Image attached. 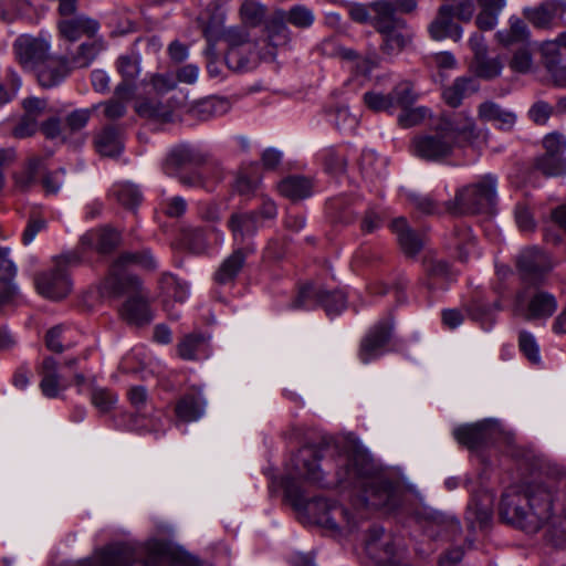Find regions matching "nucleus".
I'll return each instance as SVG.
<instances>
[{
    "label": "nucleus",
    "mask_w": 566,
    "mask_h": 566,
    "mask_svg": "<svg viewBox=\"0 0 566 566\" xmlns=\"http://www.w3.org/2000/svg\"><path fill=\"white\" fill-rule=\"evenodd\" d=\"M206 399L200 390L192 388L184 395L176 403L175 412L179 420L192 422L200 419L205 413Z\"/></svg>",
    "instance_id": "obj_28"
},
{
    "label": "nucleus",
    "mask_w": 566,
    "mask_h": 566,
    "mask_svg": "<svg viewBox=\"0 0 566 566\" xmlns=\"http://www.w3.org/2000/svg\"><path fill=\"white\" fill-rule=\"evenodd\" d=\"M497 179L488 174L478 181L459 189L453 200L446 202V210L453 214L491 212L496 203Z\"/></svg>",
    "instance_id": "obj_4"
},
{
    "label": "nucleus",
    "mask_w": 566,
    "mask_h": 566,
    "mask_svg": "<svg viewBox=\"0 0 566 566\" xmlns=\"http://www.w3.org/2000/svg\"><path fill=\"white\" fill-rule=\"evenodd\" d=\"M367 556L378 565H397L403 558V545L401 538L382 526H371L365 538Z\"/></svg>",
    "instance_id": "obj_6"
},
{
    "label": "nucleus",
    "mask_w": 566,
    "mask_h": 566,
    "mask_svg": "<svg viewBox=\"0 0 566 566\" xmlns=\"http://www.w3.org/2000/svg\"><path fill=\"white\" fill-rule=\"evenodd\" d=\"M34 281L38 292L52 300L65 297L72 287L66 270L56 265L48 272L38 274Z\"/></svg>",
    "instance_id": "obj_15"
},
{
    "label": "nucleus",
    "mask_w": 566,
    "mask_h": 566,
    "mask_svg": "<svg viewBox=\"0 0 566 566\" xmlns=\"http://www.w3.org/2000/svg\"><path fill=\"white\" fill-rule=\"evenodd\" d=\"M13 48L20 64L32 72L50 55L45 41L28 35L19 36Z\"/></svg>",
    "instance_id": "obj_14"
},
{
    "label": "nucleus",
    "mask_w": 566,
    "mask_h": 566,
    "mask_svg": "<svg viewBox=\"0 0 566 566\" xmlns=\"http://www.w3.org/2000/svg\"><path fill=\"white\" fill-rule=\"evenodd\" d=\"M228 226L235 240H244L258 231L260 227L259 213L256 211L232 213Z\"/></svg>",
    "instance_id": "obj_38"
},
{
    "label": "nucleus",
    "mask_w": 566,
    "mask_h": 566,
    "mask_svg": "<svg viewBox=\"0 0 566 566\" xmlns=\"http://www.w3.org/2000/svg\"><path fill=\"white\" fill-rule=\"evenodd\" d=\"M518 347L523 355L532 363L539 364V347L533 334L526 331L520 332Z\"/></svg>",
    "instance_id": "obj_52"
},
{
    "label": "nucleus",
    "mask_w": 566,
    "mask_h": 566,
    "mask_svg": "<svg viewBox=\"0 0 566 566\" xmlns=\"http://www.w3.org/2000/svg\"><path fill=\"white\" fill-rule=\"evenodd\" d=\"M117 70L124 80L134 81L139 73V61L135 54L122 55L117 60Z\"/></svg>",
    "instance_id": "obj_59"
},
{
    "label": "nucleus",
    "mask_w": 566,
    "mask_h": 566,
    "mask_svg": "<svg viewBox=\"0 0 566 566\" xmlns=\"http://www.w3.org/2000/svg\"><path fill=\"white\" fill-rule=\"evenodd\" d=\"M104 49L105 42L95 36L92 41L82 43L69 59L71 67L81 69L90 66Z\"/></svg>",
    "instance_id": "obj_40"
},
{
    "label": "nucleus",
    "mask_w": 566,
    "mask_h": 566,
    "mask_svg": "<svg viewBox=\"0 0 566 566\" xmlns=\"http://www.w3.org/2000/svg\"><path fill=\"white\" fill-rule=\"evenodd\" d=\"M313 180L305 176L292 175L279 182L280 193L292 201L308 198L313 192Z\"/></svg>",
    "instance_id": "obj_35"
},
{
    "label": "nucleus",
    "mask_w": 566,
    "mask_h": 566,
    "mask_svg": "<svg viewBox=\"0 0 566 566\" xmlns=\"http://www.w3.org/2000/svg\"><path fill=\"white\" fill-rule=\"evenodd\" d=\"M92 405L102 413L109 412L117 402V396L106 388L95 387L91 394Z\"/></svg>",
    "instance_id": "obj_50"
},
{
    "label": "nucleus",
    "mask_w": 566,
    "mask_h": 566,
    "mask_svg": "<svg viewBox=\"0 0 566 566\" xmlns=\"http://www.w3.org/2000/svg\"><path fill=\"white\" fill-rule=\"evenodd\" d=\"M423 275L420 284L429 292L444 290L453 280V272L449 263L434 256H424L422 259Z\"/></svg>",
    "instance_id": "obj_16"
},
{
    "label": "nucleus",
    "mask_w": 566,
    "mask_h": 566,
    "mask_svg": "<svg viewBox=\"0 0 566 566\" xmlns=\"http://www.w3.org/2000/svg\"><path fill=\"white\" fill-rule=\"evenodd\" d=\"M321 451L304 447L292 459V470L285 476L284 493L293 507L303 514L310 523L331 530L346 527L353 530L358 520L347 509L327 501L325 497L308 499L301 482L328 489L339 486L350 489L356 499L353 502L359 518L365 514L360 510L394 507L397 504L398 484L387 478L376 465L369 454L355 449L339 454L335 460V479L325 476L319 461Z\"/></svg>",
    "instance_id": "obj_1"
},
{
    "label": "nucleus",
    "mask_w": 566,
    "mask_h": 566,
    "mask_svg": "<svg viewBox=\"0 0 566 566\" xmlns=\"http://www.w3.org/2000/svg\"><path fill=\"white\" fill-rule=\"evenodd\" d=\"M391 329V321L386 319L379 322L369 331L360 344L359 357L363 363L367 364L382 355L384 347L390 339Z\"/></svg>",
    "instance_id": "obj_17"
},
{
    "label": "nucleus",
    "mask_w": 566,
    "mask_h": 566,
    "mask_svg": "<svg viewBox=\"0 0 566 566\" xmlns=\"http://www.w3.org/2000/svg\"><path fill=\"white\" fill-rule=\"evenodd\" d=\"M324 165L328 174L340 176L346 171L347 161L343 155L329 149L325 155Z\"/></svg>",
    "instance_id": "obj_62"
},
{
    "label": "nucleus",
    "mask_w": 566,
    "mask_h": 566,
    "mask_svg": "<svg viewBox=\"0 0 566 566\" xmlns=\"http://www.w3.org/2000/svg\"><path fill=\"white\" fill-rule=\"evenodd\" d=\"M317 302L322 305L328 315H336L340 313L346 305V297L339 291L328 292L323 290L315 293Z\"/></svg>",
    "instance_id": "obj_48"
},
{
    "label": "nucleus",
    "mask_w": 566,
    "mask_h": 566,
    "mask_svg": "<svg viewBox=\"0 0 566 566\" xmlns=\"http://www.w3.org/2000/svg\"><path fill=\"white\" fill-rule=\"evenodd\" d=\"M364 102L374 112H386L388 114L395 112L389 93L366 92L364 94Z\"/></svg>",
    "instance_id": "obj_54"
},
{
    "label": "nucleus",
    "mask_w": 566,
    "mask_h": 566,
    "mask_svg": "<svg viewBox=\"0 0 566 566\" xmlns=\"http://www.w3.org/2000/svg\"><path fill=\"white\" fill-rule=\"evenodd\" d=\"M444 132L451 133L454 140L462 136L468 140H475L480 137L474 119L467 112H459L453 116H442L438 123Z\"/></svg>",
    "instance_id": "obj_25"
},
{
    "label": "nucleus",
    "mask_w": 566,
    "mask_h": 566,
    "mask_svg": "<svg viewBox=\"0 0 566 566\" xmlns=\"http://www.w3.org/2000/svg\"><path fill=\"white\" fill-rule=\"evenodd\" d=\"M556 113V109L549 103L539 99L536 101L528 109V118L536 125H546L551 116Z\"/></svg>",
    "instance_id": "obj_55"
},
{
    "label": "nucleus",
    "mask_w": 566,
    "mask_h": 566,
    "mask_svg": "<svg viewBox=\"0 0 566 566\" xmlns=\"http://www.w3.org/2000/svg\"><path fill=\"white\" fill-rule=\"evenodd\" d=\"M391 230L397 235V240L403 253L408 256H415L423 247L422 238L413 231L405 218H397L390 224Z\"/></svg>",
    "instance_id": "obj_32"
},
{
    "label": "nucleus",
    "mask_w": 566,
    "mask_h": 566,
    "mask_svg": "<svg viewBox=\"0 0 566 566\" xmlns=\"http://www.w3.org/2000/svg\"><path fill=\"white\" fill-rule=\"evenodd\" d=\"M535 168L546 177L566 175V157L544 154L535 160Z\"/></svg>",
    "instance_id": "obj_46"
},
{
    "label": "nucleus",
    "mask_w": 566,
    "mask_h": 566,
    "mask_svg": "<svg viewBox=\"0 0 566 566\" xmlns=\"http://www.w3.org/2000/svg\"><path fill=\"white\" fill-rule=\"evenodd\" d=\"M42 160L40 158H32L28 161L27 167L21 174L15 175V185L21 190H27L36 181Z\"/></svg>",
    "instance_id": "obj_51"
},
{
    "label": "nucleus",
    "mask_w": 566,
    "mask_h": 566,
    "mask_svg": "<svg viewBox=\"0 0 566 566\" xmlns=\"http://www.w3.org/2000/svg\"><path fill=\"white\" fill-rule=\"evenodd\" d=\"M124 295H127V300L120 308L123 319L135 326L149 324L153 316L149 311L148 294L145 292L143 284L138 290L124 292L120 296Z\"/></svg>",
    "instance_id": "obj_13"
},
{
    "label": "nucleus",
    "mask_w": 566,
    "mask_h": 566,
    "mask_svg": "<svg viewBox=\"0 0 566 566\" xmlns=\"http://www.w3.org/2000/svg\"><path fill=\"white\" fill-rule=\"evenodd\" d=\"M428 108L420 107H408L402 108L401 113L398 116V124L402 128H410L416 125H419L427 116Z\"/></svg>",
    "instance_id": "obj_58"
},
{
    "label": "nucleus",
    "mask_w": 566,
    "mask_h": 566,
    "mask_svg": "<svg viewBox=\"0 0 566 566\" xmlns=\"http://www.w3.org/2000/svg\"><path fill=\"white\" fill-rule=\"evenodd\" d=\"M493 423L491 421H482L473 424H463L453 430L454 439L470 450H476L492 438Z\"/></svg>",
    "instance_id": "obj_22"
},
{
    "label": "nucleus",
    "mask_w": 566,
    "mask_h": 566,
    "mask_svg": "<svg viewBox=\"0 0 566 566\" xmlns=\"http://www.w3.org/2000/svg\"><path fill=\"white\" fill-rule=\"evenodd\" d=\"M203 34L207 41H217L224 36L228 30H224L226 11L219 2H212L206 10Z\"/></svg>",
    "instance_id": "obj_36"
},
{
    "label": "nucleus",
    "mask_w": 566,
    "mask_h": 566,
    "mask_svg": "<svg viewBox=\"0 0 566 566\" xmlns=\"http://www.w3.org/2000/svg\"><path fill=\"white\" fill-rule=\"evenodd\" d=\"M91 118L90 109H75L70 113L64 120V130L76 133L83 129Z\"/></svg>",
    "instance_id": "obj_60"
},
{
    "label": "nucleus",
    "mask_w": 566,
    "mask_h": 566,
    "mask_svg": "<svg viewBox=\"0 0 566 566\" xmlns=\"http://www.w3.org/2000/svg\"><path fill=\"white\" fill-rule=\"evenodd\" d=\"M120 234L112 228H103L101 230H92L81 238V247L92 248L102 254L111 253L119 243Z\"/></svg>",
    "instance_id": "obj_33"
},
{
    "label": "nucleus",
    "mask_w": 566,
    "mask_h": 566,
    "mask_svg": "<svg viewBox=\"0 0 566 566\" xmlns=\"http://www.w3.org/2000/svg\"><path fill=\"white\" fill-rule=\"evenodd\" d=\"M135 111L140 117L167 123L174 120L175 106L171 99L144 98L137 102Z\"/></svg>",
    "instance_id": "obj_29"
},
{
    "label": "nucleus",
    "mask_w": 566,
    "mask_h": 566,
    "mask_svg": "<svg viewBox=\"0 0 566 566\" xmlns=\"http://www.w3.org/2000/svg\"><path fill=\"white\" fill-rule=\"evenodd\" d=\"M426 521V532L430 536L453 537L460 532L459 521L440 512L427 513Z\"/></svg>",
    "instance_id": "obj_39"
},
{
    "label": "nucleus",
    "mask_w": 566,
    "mask_h": 566,
    "mask_svg": "<svg viewBox=\"0 0 566 566\" xmlns=\"http://www.w3.org/2000/svg\"><path fill=\"white\" fill-rule=\"evenodd\" d=\"M428 32L431 39L436 41L451 39L452 41L458 42L461 40L463 29L454 21L452 8L449 3H444L439 7L434 19L428 25Z\"/></svg>",
    "instance_id": "obj_18"
},
{
    "label": "nucleus",
    "mask_w": 566,
    "mask_h": 566,
    "mask_svg": "<svg viewBox=\"0 0 566 566\" xmlns=\"http://www.w3.org/2000/svg\"><path fill=\"white\" fill-rule=\"evenodd\" d=\"M545 154L564 156L566 138L560 133H551L543 139Z\"/></svg>",
    "instance_id": "obj_64"
},
{
    "label": "nucleus",
    "mask_w": 566,
    "mask_h": 566,
    "mask_svg": "<svg viewBox=\"0 0 566 566\" xmlns=\"http://www.w3.org/2000/svg\"><path fill=\"white\" fill-rule=\"evenodd\" d=\"M251 253L249 248H238L228 255L213 274V280L220 285L233 283L243 269L248 255Z\"/></svg>",
    "instance_id": "obj_24"
},
{
    "label": "nucleus",
    "mask_w": 566,
    "mask_h": 566,
    "mask_svg": "<svg viewBox=\"0 0 566 566\" xmlns=\"http://www.w3.org/2000/svg\"><path fill=\"white\" fill-rule=\"evenodd\" d=\"M394 111L397 108H408L413 106L418 99V94L415 91L413 84L409 81H402L395 85L389 92Z\"/></svg>",
    "instance_id": "obj_45"
},
{
    "label": "nucleus",
    "mask_w": 566,
    "mask_h": 566,
    "mask_svg": "<svg viewBox=\"0 0 566 566\" xmlns=\"http://www.w3.org/2000/svg\"><path fill=\"white\" fill-rule=\"evenodd\" d=\"M503 521L528 534L544 526L555 546H566V507L548 483H531L523 490H509L501 499Z\"/></svg>",
    "instance_id": "obj_2"
},
{
    "label": "nucleus",
    "mask_w": 566,
    "mask_h": 566,
    "mask_svg": "<svg viewBox=\"0 0 566 566\" xmlns=\"http://www.w3.org/2000/svg\"><path fill=\"white\" fill-rule=\"evenodd\" d=\"M552 268L548 256L535 247L523 250L517 259L518 272L530 284L541 283Z\"/></svg>",
    "instance_id": "obj_10"
},
{
    "label": "nucleus",
    "mask_w": 566,
    "mask_h": 566,
    "mask_svg": "<svg viewBox=\"0 0 566 566\" xmlns=\"http://www.w3.org/2000/svg\"><path fill=\"white\" fill-rule=\"evenodd\" d=\"M72 70L69 59L49 55L33 71L42 87L50 88L60 84Z\"/></svg>",
    "instance_id": "obj_19"
},
{
    "label": "nucleus",
    "mask_w": 566,
    "mask_h": 566,
    "mask_svg": "<svg viewBox=\"0 0 566 566\" xmlns=\"http://www.w3.org/2000/svg\"><path fill=\"white\" fill-rule=\"evenodd\" d=\"M177 559L186 566H199V559L186 552H180L178 558L171 547L163 541H153L147 544V555L144 564L137 566H161L164 562Z\"/></svg>",
    "instance_id": "obj_23"
},
{
    "label": "nucleus",
    "mask_w": 566,
    "mask_h": 566,
    "mask_svg": "<svg viewBox=\"0 0 566 566\" xmlns=\"http://www.w3.org/2000/svg\"><path fill=\"white\" fill-rule=\"evenodd\" d=\"M240 14L245 24L255 27L263 20L265 9L254 1L245 0L241 6Z\"/></svg>",
    "instance_id": "obj_56"
},
{
    "label": "nucleus",
    "mask_w": 566,
    "mask_h": 566,
    "mask_svg": "<svg viewBox=\"0 0 566 566\" xmlns=\"http://www.w3.org/2000/svg\"><path fill=\"white\" fill-rule=\"evenodd\" d=\"M557 306L556 297L548 292L535 291L530 295L522 292L516 295L514 311L526 321H538L549 318Z\"/></svg>",
    "instance_id": "obj_9"
},
{
    "label": "nucleus",
    "mask_w": 566,
    "mask_h": 566,
    "mask_svg": "<svg viewBox=\"0 0 566 566\" xmlns=\"http://www.w3.org/2000/svg\"><path fill=\"white\" fill-rule=\"evenodd\" d=\"M134 265L153 271L157 264L148 249L122 253L111 266L109 273L103 282L104 292L119 297L124 292L138 290L142 284L140 279L126 271L127 268Z\"/></svg>",
    "instance_id": "obj_3"
},
{
    "label": "nucleus",
    "mask_w": 566,
    "mask_h": 566,
    "mask_svg": "<svg viewBox=\"0 0 566 566\" xmlns=\"http://www.w3.org/2000/svg\"><path fill=\"white\" fill-rule=\"evenodd\" d=\"M321 287H316L312 283H307L303 285L295 300L291 303V307L298 308H312L314 305H319L317 302V297L315 295L316 292H321Z\"/></svg>",
    "instance_id": "obj_53"
},
{
    "label": "nucleus",
    "mask_w": 566,
    "mask_h": 566,
    "mask_svg": "<svg viewBox=\"0 0 566 566\" xmlns=\"http://www.w3.org/2000/svg\"><path fill=\"white\" fill-rule=\"evenodd\" d=\"M129 552L117 545H109L80 562V566H128Z\"/></svg>",
    "instance_id": "obj_27"
},
{
    "label": "nucleus",
    "mask_w": 566,
    "mask_h": 566,
    "mask_svg": "<svg viewBox=\"0 0 566 566\" xmlns=\"http://www.w3.org/2000/svg\"><path fill=\"white\" fill-rule=\"evenodd\" d=\"M371 24L378 32L390 28H405L406 21L396 15L395 4L389 0H379L371 3Z\"/></svg>",
    "instance_id": "obj_30"
},
{
    "label": "nucleus",
    "mask_w": 566,
    "mask_h": 566,
    "mask_svg": "<svg viewBox=\"0 0 566 566\" xmlns=\"http://www.w3.org/2000/svg\"><path fill=\"white\" fill-rule=\"evenodd\" d=\"M95 147L102 156L113 157L118 155L122 150L118 130L113 126L105 127L96 136Z\"/></svg>",
    "instance_id": "obj_42"
},
{
    "label": "nucleus",
    "mask_w": 566,
    "mask_h": 566,
    "mask_svg": "<svg viewBox=\"0 0 566 566\" xmlns=\"http://www.w3.org/2000/svg\"><path fill=\"white\" fill-rule=\"evenodd\" d=\"M566 12V3L558 0H545L538 6L525 8L523 15L536 29L551 30L557 25Z\"/></svg>",
    "instance_id": "obj_12"
},
{
    "label": "nucleus",
    "mask_w": 566,
    "mask_h": 566,
    "mask_svg": "<svg viewBox=\"0 0 566 566\" xmlns=\"http://www.w3.org/2000/svg\"><path fill=\"white\" fill-rule=\"evenodd\" d=\"M479 82L473 76H461L442 92L443 101L451 107H458L462 99L479 91Z\"/></svg>",
    "instance_id": "obj_34"
},
{
    "label": "nucleus",
    "mask_w": 566,
    "mask_h": 566,
    "mask_svg": "<svg viewBox=\"0 0 566 566\" xmlns=\"http://www.w3.org/2000/svg\"><path fill=\"white\" fill-rule=\"evenodd\" d=\"M384 36L381 50L388 55H397L411 41V34L405 28H390L380 32Z\"/></svg>",
    "instance_id": "obj_41"
},
{
    "label": "nucleus",
    "mask_w": 566,
    "mask_h": 566,
    "mask_svg": "<svg viewBox=\"0 0 566 566\" xmlns=\"http://www.w3.org/2000/svg\"><path fill=\"white\" fill-rule=\"evenodd\" d=\"M453 147L454 136L437 124L433 129L416 135L411 140L410 150L420 159L441 161L452 154Z\"/></svg>",
    "instance_id": "obj_7"
},
{
    "label": "nucleus",
    "mask_w": 566,
    "mask_h": 566,
    "mask_svg": "<svg viewBox=\"0 0 566 566\" xmlns=\"http://www.w3.org/2000/svg\"><path fill=\"white\" fill-rule=\"evenodd\" d=\"M165 295L164 307L171 319H179L180 312L175 310V303L182 304L188 296V287L171 273H164L159 280Z\"/></svg>",
    "instance_id": "obj_21"
},
{
    "label": "nucleus",
    "mask_w": 566,
    "mask_h": 566,
    "mask_svg": "<svg viewBox=\"0 0 566 566\" xmlns=\"http://www.w3.org/2000/svg\"><path fill=\"white\" fill-rule=\"evenodd\" d=\"M530 35L526 23L518 18L510 19V28L507 30L499 31L495 36L497 41L504 46H510L517 43H524Z\"/></svg>",
    "instance_id": "obj_44"
},
{
    "label": "nucleus",
    "mask_w": 566,
    "mask_h": 566,
    "mask_svg": "<svg viewBox=\"0 0 566 566\" xmlns=\"http://www.w3.org/2000/svg\"><path fill=\"white\" fill-rule=\"evenodd\" d=\"M57 361L53 357L43 359L40 375V389L48 398H56L60 391L64 390L67 385L63 382L61 375L57 373Z\"/></svg>",
    "instance_id": "obj_31"
},
{
    "label": "nucleus",
    "mask_w": 566,
    "mask_h": 566,
    "mask_svg": "<svg viewBox=\"0 0 566 566\" xmlns=\"http://www.w3.org/2000/svg\"><path fill=\"white\" fill-rule=\"evenodd\" d=\"M408 198L413 207L421 213L437 214L441 211L438 202L428 195L410 193Z\"/></svg>",
    "instance_id": "obj_61"
},
{
    "label": "nucleus",
    "mask_w": 566,
    "mask_h": 566,
    "mask_svg": "<svg viewBox=\"0 0 566 566\" xmlns=\"http://www.w3.org/2000/svg\"><path fill=\"white\" fill-rule=\"evenodd\" d=\"M61 35L69 41H77L83 36L94 38L99 30V23L86 15H63L59 22Z\"/></svg>",
    "instance_id": "obj_20"
},
{
    "label": "nucleus",
    "mask_w": 566,
    "mask_h": 566,
    "mask_svg": "<svg viewBox=\"0 0 566 566\" xmlns=\"http://www.w3.org/2000/svg\"><path fill=\"white\" fill-rule=\"evenodd\" d=\"M285 21L296 28H308L314 22V14L308 8L301 4L294 6L287 12L282 10L277 11L268 25V40L270 45L277 48L287 43L289 29Z\"/></svg>",
    "instance_id": "obj_8"
},
{
    "label": "nucleus",
    "mask_w": 566,
    "mask_h": 566,
    "mask_svg": "<svg viewBox=\"0 0 566 566\" xmlns=\"http://www.w3.org/2000/svg\"><path fill=\"white\" fill-rule=\"evenodd\" d=\"M207 160V155L199 148L188 144L172 147L163 161V170L168 176H177L181 169L200 166Z\"/></svg>",
    "instance_id": "obj_11"
},
{
    "label": "nucleus",
    "mask_w": 566,
    "mask_h": 566,
    "mask_svg": "<svg viewBox=\"0 0 566 566\" xmlns=\"http://www.w3.org/2000/svg\"><path fill=\"white\" fill-rule=\"evenodd\" d=\"M109 193L126 209L136 208L143 200V195L138 187L130 182H119L114 185Z\"/></svg>",
    "instance_id": "obj_43"
},
{
    "label": "nucleus",
    "mask_w": 566,
    "mask_h": 566,
    "mask_svg": "<svg viewBox=\"0 0 566 566\" xmlns=\"http://www.w3.org/2000/svg\"><path fill=\"white\" fill-rule=\"evenodd\" d=\"M206 338L200 333L186 335L178 344V354L182 359H196L197 353L205 345Z\"/></svg>",
    "instance_id": "obj_49"
},
{
    "label": "nucleus",
    "mask_w": 566,
    "mask_h": 566,
    "mask_svg": "<svg viewBox=\"0 0 566 566\" xmlns=\"http://www.w3.org/2000/svg\"><path fill=\"white\" fill-rule=\"evenodd\" d=\"M454 3H449L452 8L454 18L462 22H470L475 13V0H454Z\"/></svg>",
    "instance_id": "obj_63"
},
{
    "label": "nucleus",
    "mask_w": 566,
    "mask_h": 566,
    "mask_svg": "<svg viewBox=\"0 0 566 566\" xmlns=\"http://www.w3.org/2000/svg\"><path fill=\"white\" fill-rule=\"evenodd\" d=\"M478 117L483 122L494 123L495 126L504 132L511 130L516 123V114L503 108L493 101H485L478 106Z\"/></svg>",
    "instance_id": "obj_26"
},
{
    "label": "nucleus",
    "mask_w": 566,
    "mask_h": 566,
    "mask_svg": "<svg viewBox=\"0 0 566 566\" xmlns=\"http://www.w3.org/2000/svg\"><path fill=\"white\" fill-rule=\"evenodd\" d=\"M473 61L475 74L484 80L497 77L503 69V62L499 56L489 57L488 54H485Z\"/></svg>",
    "instance_id": "obj_47"
},
{
    "label": "nucleus",
    "mask_w": 566,
    "mask_h": 566,
    "mask_svg": "<svg viewBox=\"0 0 566 566\" xmlns=\"http://www.w3.org/2000/svg\"><path fill=\"white\" fill-rule=\"evenodd\" d=\"M447 245L449 249L457 250L459 260L464 262L474 251L475 237L468 226L461 223L454 227L448 238Z\"/></svg>",
    "instance_id": "obj_37"
},
{
    "label": "nucleus",
    "mask_w": 566,
    "mask_h": 566,
    "mask_svg": "<svg viewBox=\"0 0 566 566\" xmlns=\"http://www.w3.org/2000/svg\"><path fill=\"white\" fill-rule=\"evenodd\" d=\"M228 50L224 61L234 72H248L258 64V43L250 38L245 28L234 27L226 33Z\"/></svg>",
    "instance_id": "obj_5"
},
{
    "label": "nucleus",
    "mask_w": 566,
    "mask_h": 566,
    "mask_svg": "<svg viewBox=\"0 0 566 566\" xmlns=\"http://www.w3.org/2000/svg\"><path fill=\"white\" fill-rule=\"evenodd\" d=\"M491 517L489 504L478 503L473 500L468 505L467 520L472 524H478L480 527L485 526Z\"/></svg>",
    "instance_id": "obj_57"
}]
</instances>
